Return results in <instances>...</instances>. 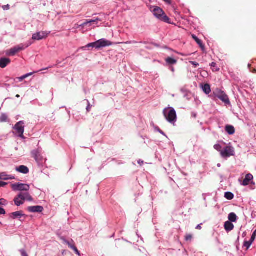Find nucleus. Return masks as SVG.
Wrapping results in <instances>:
<instances>
[{"mask_svg": "<svg viewBox=\"0 0 256 256\" xmlns=\"http://www.w3.org/2000/svg\"><path fill=\"white\" fill-rule=\"evenodd\" d=\"M36 72H30V73H28V74H24V76H22L19 78V80L20 81H22V80H24V79L27 78L28 77L32 76L33 74L34 73H36Z\"/></svg>", "mask_w": 256, "mask_h": 256, "instance_id": "nucleus-27", "label": "nucleus"}, {"mask_svg": "<svg viewBox=\"0 0 256 256\" xmlns=\"http://www.w3.org/2000/svg\"><path fill=\"white\" fill-rule=\"evenodd\" d=\"M8 116L5 114H2L0 117V122H6L7 120Z\"/></svg>", "mask_w": 256, "mask_h": 256, "instance_id": "nucleus-28", "label": "nucleus"}, {"mask_svg": "<svg viewBox=\"0 0 256 256\" xmlns=\"http://www.w3.org/2000/svg\"><path fill=\"white\" fill-rule=\"evenodd\" d=\"M90 108H91V106L90 104V103H88V106L86 108L87 111L88 112H90Z\"/></svg>", "mask_w": 256, "mask_h": 256, "instance_id": "nucleus-44", "label": "nucleus"}, {"mask_svg": "<svg viewBox=\"0 0 256 256\" xmlns=\"http://www.w3.org/2000/svg\"><path fill=\"white\" fill-rule=\"evenodd\" d=\"M25 48L24 46L19 45L16 46L10 50H8L7 54L9 56H14L17 52H20V50H24Z\"/></svg>", "mask_w": 256, "mask_h": 256, "instance_id": "nucleus-8", "label": "nucleus"}, {"mask_svg": "<svg viewBox=\"0 0 256 256\" xmlns=\"http://www.w3.org/2000/svg\"><path fill=\"white\" fill-rule=\"evenodd\" d=\"M190 62V64H192L193 66H194L195 67L198 66H199V64L198 62H192H192Z\"/></svg>", "mask_w": 256, "mask_h": 256, "instance_id": "nucleus-41", "label": "nucleus"}, {"mask_svg": "<svg viewBox=\"0 0 256 256\" xmlns=\"http://www.w3.org/2000/svg\"><path fill=\"white\" fill-rule=\"evenodd\" d=\"M202 90L206 94H209L211 91L210 86L208 84H205L202 86Z\"/></svg>", "mask_w": 256, "mask_h": 256, "instance_id": "nucleus-24", "label": "nucleus"}, {"mask_svg": "<svg viewBox=\"0 0 256 256\" xmlns=\"http://www.w3.org/2000/svg\"><path fill=\"white\" fill-rule=\"evenodd\" d=\"M256 237V230L254 231L253 232L252 237L250 238V240L248 242H244V246L247 249H248L253 242L254 240Z\"/></svg>", "mask_w": 256, "mask_h": 256, "instance_id": "nucleus-12", "label": "nucleus"}, {"mask_svg": "<svg viewBox=\"0 0 256 256\" xmlns=\"http://www.w3.org/2000/svg\"><path fill=\"white\" fill-rule=\"evenodd\" d=\"M160 132L161 134H164V133L162 130H160Z\"/></svg>", "mask_w": 256, "mask_h": 256, "instance_id": "nucleus-51", "label": "nucleus"}, {"mask_svg": "<svg viewBox=\"0 0 256 256\" xmlns=\"http://www.w3.org/2000/svg\"><path fill=\"white\" fill-rule=\"evenodd\" d=\"M140 44H146V42H140Z\"/></svg>", "mask_w": 256, "mask_h": 256, "instance_id": "nucleus-50", "label": "nucleus"}, {"mask_svg": "<svg viewBox=\"0 0 256 256\" xmlns=\"http://www.w3.org/2000/svg\"><path fill=\"white\" fill-rule=\"evenodd\" d=\"M10 60L8 58H0V67L4 68L8 64H10Z\"/></svg>", "mask_w": 256, "mask_h": 256, "instance_id": "nucleus-15", "label": "nucleus"}, {"mask_svg": "<svg viewBox=\"0 0 256 256\" xmlns=\"http://www.w3.org/2000/svg\"><path fill=\"white\" fill-rule=\"evenodd\" d=\"M100 20L98 18H96L95 20H88L89 24H92L94 23H96L98 21Z\"/></svg>", "mask_w": 256, "mask_h": 256, "instance_id": "nucleus-33", "label": "nucleus"}, {"mask_svg": "<svg viewBox=\"0 0 256 256\" xmlns=\"http://www.w3.org/2000/svg\"><path fill=\"white\" fill-rule=\"evenodd\" d=\"M0 224H2L0 222Z\"/></svg>", "mask_w": 256, "mask_h": 256, "instance_id": "nucleus-53", "label": "nucleus"}, {"mask_svg": "<svg viewBox=\"0 0 256 256\" xmlns=\"http://www.w3.org/2000/svg\"><path fill=\"white\" fill-rule=\"evenodd\" d=\"M233 148L230 146H226L224 150L221 151L220 154L223 158H228L234 155Z\"/></svg>", "mask_w": 256, "mask_h": 256, "instance_id": "nucleus-7", "label": "nucleus"}, {"mask_svg": "<svg viewBox=\"0 0 256 256\" xmlns=\"http://www.w3.org/2000/svg\"><path fill=\"white\" fill-rule=\"evenodd\" d=\"M192 238V236L191 234H186L185 236L184 239L186 241H191Z\"/></svg>", "mask_w": 256, "mask_h": 256, "instance_id": "nucleus-29", "label": "nucleus"}, {"mask_svg": "<svg viewBox=\"0 0 256 256\" xmlns=\"http://www.w3.org/2000/svg\"><path fill=\"white\" fill-rule=\"evenodd\" d=\"M163 114L166 120L170 122H174L176 119V112L172 108H165L163 110Z\"/></svg>", "mask_w": 256, "mask_h": 256, "instance_id": "nucleus-1", "label": "nucleus"}, {"mask_svg": "<svg viewBox=\"0 0 256 256\" xmlns=\"http://www.w3.org/2000/svg\"><path fill=\"white\" fill-rule=\"evenodd\" d=\"M196 229H197V230H201L202 229V226H200V224H198V225L196 226Z\"/></svg>", "mask_w": 256, "mask_h": 256, "instance_id": "nucleus-46", "label": "nucleus"}, {"mask_svg": "<svg viewBox=\"0 0 256 256\" xmlns=\"http://www.w3.org/2000/svg\"><path fill=\"white\" fill-rule=\"evenodd\" d=\"M165 2H168V3H170V0H164Z\"/></svg>", "mask_w": 256, "mask_h": 256, "instance_id": "nucleus-47", "label": "nucleus"}, {"mask_svg": "<svg viewBox=\"0 0 256 256\" xmlns=\"http://www.w3.org/2000/svg\"><path fill=\"white\" fill-rule=\"evenodd\" d=\"M20 194H22V196H23L24 198V201L26 200L28 201H30V202L33 200V198H32V196L29 194V193H28V192H26V193L20 192Z\"/></svg>", "mask_w": 256, "mask_h": 256, "instance_id": "nucleus-22", "label": "nucleus"}, {"mask_svg": "<svg viewBox=\"0 0 256 256\" xmlns=\"http://www.w3.org/2000/svg\"><path fill=\"white\" fill-rule=\"evenodd\" d=\"M228 220L231 222H235L237 219V216L234 212H231L228 214Z\"/></svg>", "mask_w": 256, "mask_h": 256, "instance_id": "nucleus-23", "label": "nucleus"}, {"mask_svg": "<svg viewBox=\"0 0 256 256\" xmlns=\"http://www.w3.org/2000/svg\"><path fill=\"white\" fill-rule=\"evenodd\" d=\"M24 122L20 121L16 123L14 126V128L16 130L17 134L20 138H24Z\"/></svg>", "mask_w": 256, "mask_h": 256, "instance_id": "nucleus-5", "label": "nucleus"}, {"mask_svg": "<svg viewBox=\"0 0 256 256\" xmlns=\"http://www.w3.org/2000/svg\"><path fill=\"white\" fill-rule=\"evenodd\" d=\"M253 176L250 174H248L246 175L245 178L242 182V184L243 186H248L250 184V182L253 179Z\"/></svg>", "mask_w": 256, "mask_h": 256, "instance_id": "nucleus-14", "label": "nucleus"}, {"mask_svg": "<svg viewBox=\"0 0 256 256\" xmlns=\"http://www.w3.org/2000/svg\"><path fill=\"white\" fill-rule=\"evenodd\" d=\"M112 44V42H111L106 39L102 38L96 41V42L88 44L86 46V47H92L95 48L96 49H99L102 48L110 46Z\"/></svg>", "mask_w": 256, "mask_h": 256, "instance_id": "nucleus-2", "label": "nucleus"}, {"mask_svg": "<svg viewBox=\"0 0 256 256\" xmlns=\"http://www.w3.org/2000/svg\"><path fill=\"white\" fill-rule=\"evenodd\" d=\"M61 240L63 241L64 243L66 244H68V242H69L64 238H61Z\"/></svg>", "mask_w": 256, "mask_h": 256, "instance_id": "nucleus-43", "label": "nucleus"}, {"mask_svg": "<svg viewBox=\"0 0 256 256\" xmlns=\"http://www.w3.org/2000/svg\"><path fill=\"white\" fill-rule=\"evenodd\" d=\"M216 66V63L214 62H212V63L210 64V66L214 68L212 69V70H213V71H218V70H219V69H218V68H215V67Z\"/></svg>", "mask_w": 256, "mask_h": 256, "instance_id": "nucleus-32", "label": "nucleus"}, {"mask_svg": "<svg viewBox=\"0 0 256 256\" xmlns=\"http://www.w3.org/2000/svg\"><path fill=\"white\" fill-rule=\"evenodd\" d=\"M214 149H216V150L218 151V152H221V151H222V146L220 144H216L214 146Z\"/></svg>", "mask_w": 256, "mask_h": 256, "instance_id": "nucleus-30", "label": "nucleus"}, {"mask_svg": "<svg viewBox=\"0 0 256 256\" xmlns=\"http://www.w3.org/2000/svg\"><path fill=\"white\" fill-rule=\"evenodd\" d=\"M226 131L228 134H233L235 132L234 128L232 126H226Z\"/></svg>", "mask_w": 256, "mask_h": 256, "instance_id": "nucleus-19", "label": "nucleus"}, {"mask_svg": "<svg viewBox=\"0 0 256 256\" xmlns=\"http://www.w3.org/2000/svg\"><path fill=\"white\" fill-rule=\"evenodd\" d=\"M0 180H14V177L12 175H8L6 172H4L0 173Z\"/></svg>", "mask_w": 256, "mask_h": 256, "instance_id": "nucleus-16", "label": "nucleus"}, {"mask_svg": "<svg viewBox=\"0 0 256 256\" xmlns=\"http://www.w3.org/2000/svg\"><path fill=\"white\" fill-rule=\"evenodd\" d=\"M2 8L4 10H8L10 9V5L9 4H7V5H4V6H2Z\"/></svg>", "mask_w": 256, "mask_h": 256, "instance_id": "nucleus-37", "label": "nucleus"}, {"mask_svg": "<svg viewBox=\"0 0 256 256\" xmlns=\"http://www.w3.org/2000/svg\"><path fill=\"white\" fill-rule=\"evenodd\" d=\"M7 184L6 182L0 181V187H4Z\"/></svg>", "mask_w": 256, "mask_h": 256, "instance_id": "nucleus-39", "label": "nucleus"}, {"mask_svg": "<svg viewBox=\"0 0 256 256\" xmlns=\"http://www.w3.org/2000/svg\"><path fill=\"white\" fill-rule=\"evenodd\" d=\"M6 212L3 208H0V214H4Z\"/></svg>", "mask_w": 256, "mask_h": 256, "instance_id": "nucleus-42", "label": "nucleus"}, {"mask_svg": "<svg viewBox=\"0 0 256 256\" xmlns=\"http://www.w3.org/2000/svg\"><path fill=\"white\" fill-rule=\"evenodd\" d=\"M49 33L46 32H40L34 34L32 35V39L34 40H40L46 38Z\"/></svg>", "mask_w": 256, "mask_h": 256, "instance_id": "nucleus-6", "label": "nucleus"}, {"mask_svg": "<svg viewBox=\"0 0 256 256\" xmlns=\"http://www.w3.org/2000/svg\"><path fill=\"white\" fill-rule=\"evenodd\" d=\"M217 97L226 104H230V101L228 96L222 91H219L217 94Z\"/></svg>", "mask_w": 256, "mask_h": 256, "instance_id": "nucleus-9", "label": "nucleus"}, {"mask_svg": "<svg viewBox=\"0 0 256 256\" xmlns=\"http://www.w3.org/2000/svg\"><path fill=\"white\" fill-rule=\"evenodd\" d=\"M224 227L226 231L229 232L232 230L234 229V225L231 222L226 221L224 223Z\"/></svg>", "mask_w": 256, "mask_h": 256, "instance_id": "nucleus-18", "label": "nucleus"}, {"mask_svg": "<svg viewBox=\"0 0 256 256\" xmlns=\"http://www.w3.org/2000/svg\"><path fill=\"white\" fill-rule=\"evenodd\" d=\"M192 38L202 48H204V46L202 44V42L201 40L198 38L194 34L192 35Z\"/></svg>", "mask_w": 256, "mask_h": 256, "instance_id": "nucleus-25", "label": "nucleus"}, {"mask_svg": "<svg viewBox=\"0 0 256 256\" xmlns=\"http://www.w3.org/2000/svg\"><path fill=\"white\" fill-rule=\"evenodd\" d=\"M151 11L154 16L157 18L162 20L165 22H168L170 18L164 14L162 9L158 6H153L151 8Z\"/></svg>", "mask_w": 256, "mask_h": 256, "instance_id": "nucleus-3", "label": "nucleus"}, {"mask_svg": "<svg viewBox=\"0 0 256 256\" xmlns=\"http://www.w3.org/2000/svg\"><path fill=\"white\" fill-rule=\"evenodd\" d=\"M27 210L30 212H41L44 210V208L42 206H30L27 208Z\"/></svg>", "mask_w": 256, "mask_h": 256, "instance_id": "nucleus-11", "label": "nucleus"}, {"mask_svg": "<svg viewBox=\"0 0 256 256\" xmlns=\"http://www.w3.org/2000/svg\"><path fill=\"white\" fill-rule=\"evenodd\" d=\"M138 42L136 41H134V40H133V41H128V42H126V44H137Z\"/></svg>", "mask_w": 256, "mask_h": 256, "instance_id": "nucleus-40", "label": "nucleus"}, {"mask_svg": "<svg viewBox=\"0 0 256 256\" xmlns=\"http://www.w3.org/2000/svg\"><path fill=\"white\" fill-rule=\"evenodd\" d=\"M252 72H253L254 73H256V69H254V70H253Z\"/></svg>", "mask_w": 256, "mask_h": 256, "instance_id": "nucleus-49", "label": "nucleus"}, {"mask_svg": "<svg viewBox=\"0 0 256 256\" xmlns=\"http://www.w3.org/2000/svg\"><path fill=\"white\" fill-rule=\"evenodd\" d=\"M171 70H172V72H173L174 71V68H172V67L171 68Z\"/></svg>", "mask_w": 256, "mask_h": 256, "instance_id": "nucleus-48", "label": "nucleus"}, {"mask_svg": "<svg viewBox=\"0 0 256 256\" xmlns=\"http://www.w3.org/2000/svg\"><path fill=\"white\" fill-rule=\"evenodd\" d=\"M89 24L88 20H86V21L84 22L82 24L80 25L81 26L84 27L87 26Z\"/></svg>", "mask_w": 256, "mask_h": 256, "instance_id": "nucleus-38", "label": "nucleus"}, {"mask_svg": "<svg viewBox=\"0 0 256 256\" xmlns=\"http://www.w3.org/2000/svg\"><path fill=\"white\" fill-rule=\"evenodd\" d=\"M16 170L19 172H20L22 174H27L29 172V170L28 168L25 166H20L18 167H16Z\"/></svg>", "mask_w": 256, "mask_h": 256, "instance_id": "nucleus-13", "label": "nucleus"}, {"mask_svg": "<svg viewBox=\"0 0 256 256\" xmlns=\"http://www.w3.org/2000/svg\"><path fill=\"white\" fill-rule=\"evenodd\" d=\"M23 214H22V212L21 211H18L14 212H12L10 214V218H12L13 219H15L16 218L22 216Z\"/></svg>", "mask_w": 256, "mask_h": 256, "instance_id": "nucleus-21", "label": "nucleus"}, {"mask_svg": "<svg viewBox=\"0 0 256 256\" xmlns=\"http://www.w3.org/2000/svg\"><path fill=\"white\" fill-rule=\"evenodd\" d=\"M16 97H17V98H19V97H20V96H19L18 94H17V95L16 96Z\"/></svg>", "mask_w": 256, "mask_h": 256, "instance_id": "nucleus-52", "label": "nucleus"}, {"mask_svg": "<svg viewBox=\"0 0 256 256\" xmlns=\"http://www.w3.org/2000/svg\"><path fill=\"white\" fill-rule=\"evenodd\" d=\"M20 252H21L22 256H28L26 252L24 250H20Z\"/></svg>", "mask_w": 256, "mask_h": 256, "instance_id": "nucleus-35", "label": "nucleus"}, {"mask_svg": "<svg viewBox=\"0 0 256 256\" xmlns=\"http://www.w3.org/2000/svg\"><path fill=\"white\" fill-rule=\"evenodd\" d=\"M138 164L140 166H142V164H144V161H143V160H138Z\"/></svg>", "mask_w": 256, "mask_h": 256, "instance_id": "nucleus-45", "label": "nucleus"}, {"mask_svg": "<svg viewBox=\"0 0 256 256\" xmlns=\"http://www.w3.org/2000/svg\"><path fill=\"white\" fill-rule=\"evenodd\" d=\"M14 204L16 206H20L22 204H24V198L23 196H22V194H20V193L16 196L14 200Z\"/></svg>", "mask_w": 256, "mask_h": 256, "instance_id": "nucleus-10", "label": "nucleus"}, {"mask_svg": "<svg viewBox=\"0 0 256 256\" xmlns=\"http://www.w3.org/2000/svg\"><path fill=\"white\" fill-rule=\"evenodd\" d=\"M72 250H73L77 254H78V256L80 255L79 251L78 250L77 248L75 246L72 248Z\"/></svg>", "mask_w": 256, "mask_h": 256, "instance_id": "nucleus-36", "label": "nucleus"}, {"mask_svg": "<svg viewBox=\"0 0 256 256\" xmlns=\"http://www.w3.org/2000/svg\"><path fill=\"white\" fill-rule=\"evenodd\" d=\"M32 157L34 158L38 162H40L42 159V156L38 150H34L32 152Z\"/></svg>", "mask_w": 256, "mask_h": 256, "instance_id": "nucleus-17", "label": "nucleus"}, {"mask_svg": "<svg viewBox=\"0 0 256 256\" xmlns=\"http://www.w3.org/2000/svg\"><path fill=\"white\" fill-rule=\"evenodd\" d=\"M165 60L168 65H173L177 63L176 60L170 57H168L166 58Z\"/></svg>", "mask_w": 256, "mask_h": 256, "instance_id": "nucleus-20", "label": "nucleus"}, {"mask_svg": "<svg viewBox=\"0 0 256 256\" xmlns=\"http://www.w3.org/2000/svg\"><path fill=\"white\" fill-rule=\"evenodd\" d=\"M224 197L228 200H231L234 198V195L230 192H226L224 194Z\"/></svg>", "mask_w": 256, "mask_h": 256, "instance_id": "nucleus-26", "label": "nucleus"}, {"mask_svg": "<svg viewBox=\"0 0 256 256\" xmlns=\"http://www.w3.org/2000/svg\"><path fill=\"white\" fill-rule=\"evenodd\" d=\"M11 188L14 191H26L28 192L30 186L28 184H21V183H16L11 185Z\"/></svg>", "mask_w": 256, "mask_h": 256, "instance_id": "nucleus-4", "label": "nucleus"}, {"mask_svg": "<svg viewBox=\"0 0 256 256\" xmlns=\"http://www.w3.org/2000/svg\"><path fill=\"white\" fill-rule=\"evenodd\" d=\"M72 243L70 242H68V247L70 248H72L74 246V241L72 240Z\"/></svg>", "mask_w": 256, "mask_h": 256, "instance_id": "nucleus-34", "label": "nucleus"}, {"mask_svg": "<svg viewBox=\"0 0 256 256\" xmlns=\"http://www.w3.org/2000/svg\"><path fill=\"white\" fill-rule=\"evenodd\" d=\"M8 204V202L4 198L0 199V205L1 206H6Z\"/></svg>", "mask_w": 256, "mask_h": 256, "instance_id": "nucleus-31", "label": "nucleus"}]
</instances>
